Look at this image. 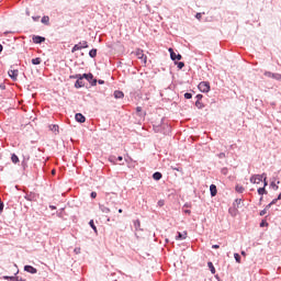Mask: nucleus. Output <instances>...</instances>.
I'll use <instances>...</instances> for the list:
<instances>
[{
    "label": "nucleus",
    "mask_w": 281,
    "mask_h": 281,
    "mask_svg": "<svg viewBox=\"0 0 281 281\" xmlns=\"http://www.w3.org/2000/svg\"><path fill=\"white\" fill-rule=\"evenodd\" d=\"M43 63V59L41 57H36L32 59V65H41Z\"/></svg>",
    "instance_id": "obj_28"
},
{
    "label": "nucleus",
    "mask_w": 281,
    "mask_h": 281,
    "mask_svg": "<svg viewBox=\"0 0 281 281\" xmlns=\"http://www.w3.org/2000/svg\"><path fill=\"white\" fill-rule=\"evenodd\" d=\"M217 157H218V159H225V153H220L218 155H217Z\"/></svg>",
    "instance_id": "obj_43"
},
{
    "label": "nucleus",
    "mask_w": 281,
    "mask_h": 281,
    "mask_svg": "<svg viewBox=\"0 0 281 281\" xmlns=\"http://www.w3.org/2000/svg\"><path fill=\"white\" fill-rule=\"evenodd\" d=\"M184 207H190V204L186 203V204H184Z\"/></svg>",
    "instance_id": "obj_64"
},
{
    "label": "nucleus",
    "mask_w": 281,
    "mask_h": 281,
    "mask_svg": "<svg viewBox=\"0 0 281 281\" xmlns=\"http://www.w3.org/2000/svg\"><path fill=\"white\" fill-rule=\"evenodd\" d=\"M278 198L273 199L271 202H270V205H276V203H278Z\"/></svg>",
    "instance_id": "obj_47"
},
{
    "label": "nucleus",
    "mask_w": 281,
    "mask_h": 281,
    "mask_svg": "<svg viewBox=\"0 0 281 281\" xmlns=\"http://www.w3.org/2000/svg\"><path fill=\"white\" fill-rule=\"evenodd\" d=\"M3 207H5V205L3 204V202H0V212H3Z\"/></svg>",
    "instance_id": "obj_51"
},
{
    "label": "nucleus",
    "mask_w": 281,
    "mask_h": 281,
    "mask_svg": "<svg viewBox=\"0 0 281 281\" xmlns=\"http://www.w3.org/2000/svg\"><path fill=\"white\" fill-rule=\"evenodd\" d=\"M90 196H91V199H95V196H98V193H97L95 191H92V192L90 193Z\"/></svg>",
    "instance_id": "obj_44"
},
{
    "label": "nucleus",
    "mask_w": 281,
    "mask_h": 281,
    "mask_svg": "<svg viewBox=\"0 0 281 281\" xmlns=\"http://www.w3.org/2000/svg\"><path fill=\"white\" fill-rule=\"evenodd\" d=\"M212 249H221V246L218 244H215L212 246Z\"/></svg>",
    "instance_id": "obj_50"
},
{
    "label": "nucleus",
    "mask_w": 281,
    "mask_h": 281,
    "mask_svg": "<svg viewBox=\"0 0 281 281\" xmlns=\"http://www.w3.org/2000/svg\"><path fill=\"white\" fill-rule=\"evenodd\" d=\"M175 65H177L178 69H183L186 67V63L183 61H176Z\"/></svg>",
    "instance_id": "obj_33"
},
{
    "label": "nucleus",
    "mask_w": 281,
    "mask_h": 281,
    "mask_svg": "<svg viewBox=\"0 0 281 281\" xmlns=\"http://www.w3.org/2000/svg\"><path fill=\"white\" fill-rule=\"evenodd\" d=\"M8 76L11 78V80L16 81L19 78V69L9 70Z\"/></svg>",
    "instance_id": "obj_7"
},
{
    "label": "nucleus",
    "mask_w": 281,
    "mask_h": 281,
    "mask_svg": "<svg viewBox=\"0 0 281 281\" xmlns=\"http://www.w3.org/2000/svg\"><path fill=\"white\" fill-rule=\"evenodd\" d=\"M168 52L170 54L171 60H181V58H183V56H181V54L175 53V49H172V48H169Z\"/></svg>",
    "instance_id": "obj_6"
},
{
    "label": "nucleus",
    "mask_w": 281,
    "mask_h": 281,
    "mask_svg": "<svg viewBox=\"0 0 281 281\" xmlns=\"http://www.w3.org/2000/svg\"><path fill=\"white\" fill-rule=\"evenodd\" d=\"M235 190L238 192V194H243L245 192V188L243 186H236Z\"/></svg>",
    "instance_id": "obj_29"
},
{
    "label": "nucleus",
    "mask_w": 281,
    "mask_h": 281,
    "mask_svg": "<svg viewBox=\"0 0 281 281\" xmlns=\"http://www.w3.org/2000/svg\"><path fill=\"white\" fill-rule=\"evenodd\" d=\"M262 179H265V173L255 175L256 184L262 183Z\"/></svg>",
    "instance_id": "obj_19"
},
{
    "label": "nucleus",
    "mask_w": 281,
    "mask_h": 281,
    "mask_svg": "<svg viewBox=\"0 0 281 281\" xmlns=\"http://www.w3.org/2000/svg\"><path fill=\"white\" fill-rule=\"evenodd\" d=\"M89 47V43L87 41L79 42L71 48V53L75 54V52H80V49H87Z\"/></svg>",
    "instance_id": "obj_1"
},
{
    "label": "nucleus",
    "mask_w": 281,
    "mask_h": 281,
    "mask_svg": "<svg viewBox=\"0 0 281 281\" xmlns=\"http://www.w3.org/2000/svg\"><path fill=\"white\" fill-rule=\"evenodd\" d=\"M89 225L91 229H93L94 234H98V227H95V222H93V220H90Z\"/></svg>",
    "instance_id": "obj_25"
},
{
    "label": "nucleus",
    "mask_w": 281,
    "mask_h": 281,
    "mask_svg": "<svg viewBox=\"0 0 281 281\" xmlns=\"http://www.w3.org/2000/svg\"><path fill=\"white\" fill-rule=\"evenodd\" d=\"M136 113H137L138 117H145L146 116V112H142V106L136 108Z\"/></svg>",
    "instance_id": "obj_22"
},
{
    "label": "nucleus",
    "mask_w": 281,
    "mask_h": 281,
    "mask_svg": "<svg viewBox=\"0 0 281 281\" xmlns=\"http://www.w3.org/2000/svg\"><path fill=\"white\" fill-rule=\"evenodd\" d=\"M41 23L44 25H49V18L47 15H44L41 20Z\"/></svg>",
    "instance_id": "obj_27"
},
{
    "label": "nucleus",
    "mask_w": 281,
    "mask_h": 281,
    "mask_svg": "<svg viewBox=\"0 0 281 281\" xmlns=\"http://www.w3.org/2000/svg\"><path fill=\"white\" fill-rule=\"evenodd\" d=\"M265 214H267V211L263 209L260 211L259 216H265Z\"/></svg>",
    "instance_id": "obj_49"
},
{
    "label": "nucleus",
    "mask_w": 281,
    "mask_h": 281,
    "mask_svg": "<svg viewBox=\"0 0 281 281\" xmlns=\"http://www.w3.org/2000/svg\"><path fill=\"white\" fill-rule=\"evenodd\" d=\"M184 98H186V100H192V93L186 92Z\"/></svg>",
    "instance_id": "obj_39"
},
{
    "label": "nucleus",
    "mask_w": 281,
    "mask_h": 281,
    "mask_svg": "<svg viewBox=\"0 0 281 281\" xmlns=\"http://www.w3.org/2000/svg\"><path fill=\"white\" fill-rule=\"evenodd\" d=\"M235 203H236L237 207H239L240 203H243V199H236Z\"/></svg>",
    "instance_id": "obj_42"
},
{
    "label": "nucleus",
    "mask_w": 281,
    "mask_h": 281,
    "mask_svg": "<svg viewBox=\"0 0 281 281\" xmlns=\"http://www.w3.org/2000/svg\"><path fill=\"white\" fill-rule=\"evenodd\" d=\"M250 183H256V175L250 177Z\"/></svg>",
    "instance_id": "obj_45"
},
{
    "label": "nucleus",
    "mask_w": 281,
    "mask_h": 281,
    "mask_svg": "<svg viewBox=\"0 0 281 281\" xmlns=\"http://www.w3.org/2000/svg\"><path fill=\"white\" fill-rule=\"evenodd\" d=\"M271 205H273V204L269 203L268 205H266L265 211L267 212L268 210H270Z\"/></svg>",
    "instance_id": "obj_53"
},
{
    "label": "nucleus",
    "mask_w": 281,
    "mask_h": 281,
    "mask_svg": "<svg viewBox=\"0 0 281 281\" xmlns=\"http://www.w3.org/2000/svg\"><path fill=\"white\" fill-rule=\"evenodd\" d=\"M277 199H278L279 201H281V192L279 193V195L277 196Z\"/></svg>",
    "instance_id": "obj_60"
},
{
    "label": "nucleus",
    "mask_w": 281,
    "mask_h": 281,
    "mask_svg": "<svg viewBox=\"0 0 281 281\" xmlns=\"http://www.w3.org/2000/svg\"><path fill=\"white\" fill-rule=\"evenodd\" d=\"M53 131H58V125H54Z\"/></svg>",
    "instance_id": "obj_57"
},
{
    "label": "nucleus",
    "mask_w": 281,
    "mask_h": 281,
    "mask_svg": "<svg viewBox=\"0 0 281 281\" xmlns=\"http://www.w3.org/2000/svg\"><path fill=\"white\" fill-rule=\"evenodd\" d=\"M186 238H188V232H183V233H179L176 236V240H186Z\"/></svg>",
    "instance_id": "obj_15"
},
{
    "label": "nucleus",
    "mask_w": 281,
    "mask_h": 281,
    "mask_svg": "<svg viewBox=\"0 0 281 281\" xmlns=\"http://www.w3.org/2000/svg\"><path fill=\"white\" fill-rule=\"evenodd\" d=\"M33 43H35V45H41L42 43H45V37L41 36V35H34L32 37Z\"/></svg>",
    "instance_id": "obj_8"
},
{
    "label": "nucleus",
    "mask_w": 281,
    "mask_h": 281,
    "mask_svg": "<svg viewBox=\"0 0 281 281\" xmlns=\"http://www.w3.org/2000/svg\"><path fill=\"white\" fill-rule=\"evenodd\" d=\"M124 160V158L122 157V156H119L117 158H116V161H123Z\"/></svg>",
    "instance_id": "obj_55"
},
{
    "label": "nucleus",
    "mask_w": 281,
    "mask_h": 281,
    "mask_svg": "<svg viewBox=\"0 0 281 281\" xmlns=\"http://www.w3.org/2000/svg\"><path fill=\"white\" fill-rule=\"evenodd\" d=\"M155 133H162V135H168L170 133V125H158L154 127Z\"/></svg>",
    "instance_id": "obj_2"
},
{
    "label": "nucleus",
    "mask_w": 281,
    "mask_h": 281,
    "mask_svg": "<svg viewBox=\"0 0 281 281\" xmlns=\"http://www.w3.org/2000/svg\"><path fill=\"white\" fill-rule=\"evenodd\" d=\"M24 199H25L26 201H36V193H34V192L26 193V194L24 195Z\"/></svg>",
    "instance_id": "obj_14"
},
{
    "label": "nucleus",
    "mask_w": 281,
    "mask_h": 281,
    "mask_svg": "<svg viewBox=\"0 0 281 281\" xmlns=\"http://www.w3.org/2000/svg\"><path fill=\"white\" fill-rule=\"evenodd\" d=\"M80 78H82V75H80V74L70 76V79H74V80H79Z\"/></svg>",
    "instance_id": "obj_36"
},
{
    "label": "nucleus",
    "mask_w": 281,
    "mask_h": 281,
    "mask_svg": "<svg viewBox=\"0 0 281 281\" xmlns=\"http://www.w3.org/2000/svg\"><path fill=\"white\" fill-rule=\"evenodd\" d=\"M234 258H235V261L238 262V265H240V255L238 252L234 254Z\"/></svg>",
    "instance_id": "obj_35"
},
{
    "label": "nucleus",
    "mask_w": 281,
    "mask_h": 281,
    "mask_svg": "<svg viewBox=\"0 0 281 281\" xmlns=\"http://www.w3.org/2000/svg\"><path fill=\"white\" fill-rule=\"evenodd\" d=\"M11 161L13 162V164H19V156H16V154H12L11 155Z\"/></svg>",
    "instance_id": "obj_31"
},
{
    "label": "nucleus",
    "mask_w": 281,
    "mask_h": 281,
    "mask_svg": "<svg viewBox=\"0 0 281 281\" xmlns=\"http://www.w3.org/2000/svg\"><path fill=\"white\" fill-rule=\"evenodd\" d=\"M85 77H79L77 81L75 82V89H82L85 87V81H82Z\"/></svg>",
    "instance_id": "obj_11"
},
{
    "label": "nucleus",
    "mask_w": 281,
    "mask_h": 281,
    "mask_svg": "<svg viewBox=\"0 0 281 281\" xmlns=\"http://www.w3.org/2000/svg\"><path fill=\"white\" fill-rule=\"evenodd\" d=\"M171 170H176V172H183V168L171 166Z\"/></svg>",
    "instance_id": "obj_37"
},
{
    "label": "nucleus",
    "mask_w": 281,
    "mask_h": 281,
    "mask_svg": "<svg viewBox=\"0 0 281 281\" xmlns=\"http://www.w3.org/2000/svg\"><path fill=\"white\" fill-rule=\"evenodd\" d=\"M270 187L272 188V190H274L277 192V190H280V187H278V184H276V181H272L270 183Z\"/></svg>",
    "instance_id": "obj_34"
},
{
    "label": "nucleus",
    "mask_w": 281,
    "mask_h": 281,
    "mask_svg": "<svg viewBox=\"0 0 281 281\" xmlns=\"http://www.w3.org/2000/svg\"><path fill=\"white\" fill-rule=\"evenodd\" d=\"M157 205H158L159 207H164V205H166V202H165L164 200H159L158 203H157Z\"/></svg>",
    "instance_id": "obj_40"
},
{
    "label": "nucleus",
    "mask_w": 281,
    "mask_h": 281,
    "mask_svg": "<svg viewBox=\"0 0 281 281\" xmlns=\"http://www.w3.org/2000/svg\"><path fill=\"white\" fill-rule=\"evenodd\" d=\"M99 210H101V212L103 214H110L111 213V209L104 206V205H99Z\"/></svg>",
    "instance_id": "obj_20"
},
{
    "label": "nucleus",
    "mask_w": 281,
    "mask_h": 281,
    "mask_svg": "<svg viewBox=\"0 0 281 281\" xmlns=\"http://www.w3.org/2000/svg\"><path fill=\"white\" fill-rule=\"evenodd\" d=\"M3 280H10V281H26L25 279L21 277H10V276H3Z\"/></svg>",
    "instance_id": "obj_13"
},
{
    "label": "nucleus",
    "mask_w": 281,
    "mask_h": 281,
    "mask_svg": "<svg viewBox=\"0 0 281 281\" xmlns=\"http://www.w3.org/2000/svg\"><path fill=\"white\" fill-rule=\"evenodd\" d=\"M267 225H269V223H267V221H261L260 227H265V226H267Z\"/></svg>",
    "instance_id": "obj_46"
},
{
    "label": "nucleus",
    "mask_w": 281,
    "mask_h": 281,
    "mask_svg": "<svg viewBox=\"0 0 281 281\" xmlns=\"http://www.w3.org/2000/svg\"><path fill=\"white\" fill-rule=\"evenodd\" d=\"M80 252V248H75V254H79Z\"/></svg>",
    "instance_id": "obj_58"
},
{
    "label": "nucleus",
    "mask_w": 281,
    "mask_h": 281,
    "mask_svg": "<svg viewBox=\"0 0 281 281\" xmlns=\"http://www.w3.org/2000/svg\"><path fill=\"white\" fill-rule=\"evenodd\" d=\"M3 52V45L0 44V54Z\"/></svg>",
    "instance_id": "obj_62"
},
{
    "label": "nucleus",
    "mask_w": 281,
    "mask_h": 281,
    "mask_svg": "<svg viewBox=\"0 0 281 281\" xmlns=\"http://www.w3.org/2000/svg\"><path fill=\"white\" fill-rule=\"evenodd\" d=\"M32 20L35 21V22L40 21L41 20V15L32 16Z\"/></svg>",
    "instance_id": "obj_48"
},
{
    "label": "nucleus",
    "mask_w": 281,
    "mask_h": 281,
    "mask_svg": "<svg viewBox=\"0 0 281 281\" xmlns=\"http://www.w3.org/2000/svg\"><path fill=\"white\" fill-rule=\"evenodd\" d=\"M50 210H56V206L49 205Z\"/></svg>",
    "instance_id": "obj_63"
},
{
    "label": "nucleus",
    "mask_w": 281,
    "mask_h": 281,
    "mask_svg": "<svg viewBox=\"0 0 281 281\" xmlns=\"http://www.w3.org/2000/svg\"><path fill=\"white\" fill-rule=\"evenodd\" d=\"M196 101L201 102L203 100V94L195 95Z\"/></svg>",
    "instance_id": "obj_41"
},
{
    "label": "nucleus",
    "mask_w": 281,
    "mask_h": 281,
    "mask_svg": "<svg viewBox=\"0 0 281 281\" xmlns=\"http://www.w3.org/2000/svg\"><path fill=\"white\" fill-rule=\"evenodd\" d=\"M195 106L196 109H205V104H203L201 101H195Z\"/></svg>",
    "instance_id": "obj_32"
},
{
    "label": "nucleus",
    "mask_w": 281,
    "mask_h": 281,
    "mask_svg": "<svg viewBox=\"0 0 281 281\" xmlns=\"http://www.w3.org/2000/svg\"><path fill=\"white\" fill-rule=\"evenodd\" d=\"M136 56H137V58L139 59V60H143L144 63H146V60H147V56L146 55H144V50H142V49H138L137 52H136Z\"/></svg>",
    "instance_id": "obj_12"
},
{
    "label": "nucleus",
    "mask_w": 281,
    "mask_h": 281,
    "mask_svg": "<svg viewBox=\"0 0 281 281\" xmlns=\"http://www.w3.org/2000/svg\"><path fill=\"white\" fill-rule=\"evenodd\" d=\"M89 56L90 58H95V56H98V49L95 48L90 49Z\"/></svg>",
    "instance_id": "obj_26"
},
{
    "label": "nucleus",
    "mask_w": 281,
    "mask_h": 281,
    "mask_svg": "<svg viewBox=\"0 0 281 281\" xmlns=\"http://www.w3.org/2000/svg\"><path fill=\"white\" fill-rule=\"evenodd\" d=\"M97 82H98L99 85H104V80H102V79L97 80Z\"/></svg>",
    "instance_id": "obj_54"
},
{
    "label": "nucleus",
    "mask_w": 281,
    "mask_h": 281,
    "mask_svg": "<svg viewBox=\"0 0 281 281\" xmlns=\"http://www.w3.org/2000/svg\"><path fill=\"white\" fill-rule=\"evenodd\" d=\"M162 177H164V175H161V172H159V171H156V172L153 173V179L155 181H161Z\"/></svg>",
    "instance_id": "obj_17"
},
{
    "label": "nucleus",
    "mask_w": 281,
    "mask_h": 281,
    "mask_svg": "<svg viewBox=\"0 0 281 281\" xmlns=\"http://www.w3.org/2000/svg\"><path fill=\"white\" fill-rule=\"evenodd\" d=\"M114 98L116 100H122V98H124V92H122L120 90L114 91Z\"/></svg>",
    "instance_id": "obj_18"
},
{
    "label": "nucleus",
    "mask_w": 281,
    "mask_h": 281,
    "mask_svg": "<svg viewBox=\"0 0 281 281\" xmlns=\"http://www.w3.org/2000/svg\"><path fill=\"white\" fill-rule=\"evenodd\" d=\"M259 205H262V196L259 199Z\"/></svg>",
    "instance_id": "obj_61"
},
{
    "label": "nucleus",
    "mask_w": 281,
    "mask_h": 281,
    "mask_svg": "<svg viewBox=\"0 0 281 281\" xmlns=\"http://www.w3.org/2000/svg\"><path fill=\"white\" fill-rule=\"evenodd\" d=\"M82 78H85L91 85V87H95V85H98V79H94L93 74L91 72L83 74Z\"/></svg>",
    "instance_id": "obj_4"
},
{
    "label": "nucleus",
    "mask_w": 281,
    "mask_h": 281,
    "mask_svg": "<svg viewBox=\"0 0 281 281\" xmlns=\"http://www.w3.org/2000/svg\"><path fill=\"white\" fill-rule=\"evenodd\" d=\"M24 271H26V273H32L33 276L38 273V270L33 266H24Z\"/></svg>",
    "instance_id": "obj_10"
},
{
    "label": "nucleus",
    "mask_w": 281,
    "mask_h": 281,
    "mask_svg": "<svg viewBox=\"0 0 281 281\" xmlns=\"http://www.w3.org/2000/svg\"><path fill=\"white\" fill-rule=\"evenodd\" d=\"M0 89H1V91H5V83H1Z\"/></svg>",
    "instance_id": "obj_52"
},
{
    "label": "nucleus",
    "mask_w": 281,
    "mask_h": 281,
    "mask_svg": "<svg viewBox=\"0 0 281 281\" xmlns=\"http://www.w3.org/2000/svg\"><path fill=\"white\" fill-rule=\"evenodd\" d=\"M30 161V155L24 156L22 160V167L27 168V162Z\"/></svg>",
    "instance_id": "obj_21"
},
{
    "label": "nucleus",
    "mask_w": 281,
    "mask_h": 281,
    "mask_svg": "<svg viewBox=\"0 0 281 281\" xmlns=\"http://www.w3.org/2000/svg\"><path fill=\"white\" fill-rule=\"evenodd\" d=\"M198 88L201 93H210V81H201Z\"/></svg>",
    "instance_id": "obj_3"
},
{
    "label": "nucleus",
    "mask_w": 281,
    "mask_h": 281,
    "mask_svg": "<svg viewBox=\"0 0 281 281\" xmlns=\"http://www.w3.org/2000/svg\"><path fill=\"white\" fill-rule=\"evenodd\" d=\"M262 181H263V188H267V186H269V182H267V173H265Z\"/></svg>",
    "instance_id": "obj_38"
},
{
    "label": "nucleus",
    "mask_w": 281,
    "mask_h": 281,
    "mask_svg": "<svg viewBox=\"0 0 281 281\" xmlns=\"http://www.w3.org/2000/svg\"><path fill=\"white\" fill-rule=\"evenodd\" d=\"M195 19H201V13H196Z\"/></svg>",
    "instance_id": "obj_59"
},
{
    "label": "nucleus",
    "mask_w": 281,
    "mask_h": 281,
    "mask_svg": "<svg viewBox=\"0 0 281 281\" xmlns=\"http://www.w3.org/2000/svg\"><path fill=\"white\" fill-rule=\"evenodd\" d=\"M210 192H211V196H216V194H218V190L216 189V184H211L210 186Z\"/></svg>",
    "instance_id": "obj_16"
},
{
    "label": "nucleus",
    "mask_w": 281,
    "mask_h": 281,
    "mask_svg": "<svg viewBox=\"0 0 281 281\" xmlns=\"http://www.w3.org/2000/svg\"><path fill=\"white\" fill-rule=\"evenodd\" d=\"M184 214H192V211H190V210H184Z\"/></svg>",
    "instance_id": "obj_56"
},
{
    "label": "nucleus",
    "mask_w": 281,
    "mask_h": 281,
    "mask_svg": "<svg viewBox=\"0 0 281 281\" xmlns=\"http://www.w3.org/2000/svg\"><path fill=\"white\" fill-rule=\"evenodd\" d=\"M207 267H209L211 273H213V274L216 273V268H214V263H212V261L207 262Z\"/></svg>",
    "instance_id": "obj_24"
},
{
    "label": "nucleus",
    "mask_w": 281,
    "mask_h": 281,
    "mask_svg": "<svg viewBox=\"0 0 281 281\" xmlns=\"http://www.w3.org/2000/svg\"><path fill=\"white\" fill-rule=\"evenodd\" d=\"M134 227L136 229V232H139V229H142V222L139 220H135L134 221Z\"/></svg>",
    "instance_id": "obj_23"
},
{
    "label": "nucleus",
    "mask_w": 281,
    "mask_h": 281,
    "mask_svg": "<svg viewBox=\"0 0 281 281\" xmlns=\"http://www.w3.org/2000/svg\"><path fill=\"white\" fill-rule=\"evenodd\" d=\"M75 120L76 122H79V124H85V122H87V117H85L82 113H77Z\"/></svg>",
    "instance_id": "obj_9"
},
{
    "label": "nucleus",
    "mask_w": 281,
    "mask_h": 281,
    "mask_svg": "<svg viewBox=\"0 0 281 281\" xmlns=\"http://www.w3.org/2000/svg\"><path fill=\"white\" fill-rule=\"evenodd\" d=\"M263 76H266V78H272V80H278L281 82V75L278 72L265 71Z\"/></svg>",
    "instance_id": "obj_5"
},
{
    "label": "nucleus",
    "mask_w": 281,
    "mask_h": 281,
    "mask_svg": "<svg viewBox=\"0 0 281 281\" xmlns=\"http://www.w3.org/2000/svg\"><path fill=\"white\" fill-rule=\"evenodd\" d=\"M257 192H258V194H259L260 196H262L263 194H267V189H266L265 187H262V188H259V189L257 190Z\"/></svg>",
    "instance_id": "obj_30"
}]
</instances>
